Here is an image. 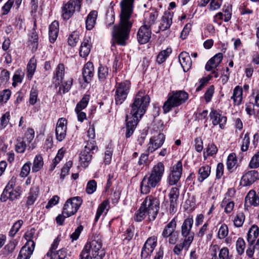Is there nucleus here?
<instances>
[{
    "instance_id": "ea45409f",
    "label": "nucleus",
    "mask_w": 259,
    "mask_h": 259,
    "mask_svg": "<svg viewBox=\"0 0 259 259\" xmlns=\"http://www.w3.org/2000/svg\"><path fill=\"white\" fill-rule=\"evenodd\" d=\"M43 163L42 157L39 155H36L33 161L32 168V171L36 172L38 171L42 167Z\"/></svg>"
},
{
    "instance_id": "f3484780",
    "label": "nucleus",
    "mask_w": 259,
    "mask_h": 259,
    "mask_svg": "<svg viewBox=\"0 0 259 259\" xmlns=\"http://www.w3.org/2000/svg\"><path fill=\"white\" fill-rule=\"evenodd\" d=\"M67 120L65 118H60L56 125V136L58 141L61 142L63 141L66 135L67 131Z\"/></svg>"
},
{
    "instance_id": "8fccbe9b",
    "label": "nucleus",
    "mask_w": 259,
    "mask_h": 259,
    "mask_svg": "<svg viewBox=\"0 0 259 259\" xmlns=\"http://www.w3.org/2000/svg\"><path fill=\"white\" fill-rule=\"evenodd\" d=\"M237 161L235 154H230L227 158V165L228 170L232 169L236 164Z\"/></svg>"
},
{
    "instance_id": "2eb2a0df",
    "label": "nucleus",
    "mask_w": 259,
    "mask_h": 259,
    "mask_svg": "<svg viewBox=\"0 0 259 259\" xmlns=\"http://www.w3.org/2000/svg\"><path fill=\"white\" fill-rule=\"evenodd\" d=\"M180 193L179 189L177 187H172L168 194L169 199V212L175 213L177 210L178 198Z\"/></svg>"
},
{
    "instance_id": "4be33fe9",
    "label": "nucleus",
    "mask_w": 259,
    "mask_h": 259,
    "mask_svg": "<svg viewBox=\"0 0 259 259\" xmlns=\"http://www.w3.org/2000/svg\"><path fill=\"white\" fill-rule=\"evenodd\" d=\"M94 65L91 62L87 63L83 67L82 76L85 82H90L94 76Z\"/></svg>"
},
{
    "instance_id": "dca6fc26",
    "label": "nucleus",
    "mask_w": 259,
    "mask_h": 259,
    "mask_svg": "<svg viewBox=\"0 0 259 259\" xmlns=\"http://www.w3.org/2000/svg\"><path fill=\"white\" fill-rule=\"evenodd\" d=\"M151 36V30L149 25L144 24L141 26L137 33V39L141 44H145L148 42Z\"/></svg>"
},
{
    "instance_id": "052dcab7",
    "label": "nucleus",
    "mask_w": 259,
    "mask_h": 259,
    "mask_svg": "<svg viewBox=\"0 0 259 259\" xmlns=\"http://www.w3.org/2000/svg\"><path fill=\"white\" fill-rule=\"evenodd\" d=\"M249 166L251 168H255L259 166V151L252 157L249 163Z\"/></svg>"
},
{
    "instance_id": "0e129e2a",
    "label": "nucleus",
    "mask_w": 259,
    "mask_h": 259,
    "mask_svg": "<svg viewBox=\"0 0 259 259\" xmlns=\"http://www.w3.org/2000/svg\"><path fill=\"white\" fill-rule=\"evenodd\" d=\"M31 163L30 162H28L24 164L21 169L20 176L21 177H27L30 171V165Z\"/></svg>"
},
{
    "instance_id": "37998d69",
    "label": "nucleus",
    "mask_w": 259,
    "mask_h": 259,
    "mask_svg": "<svg viewBox=\"0 0 259 259\" xmlns=\"http://www.w3.org/2000/svg\"><path fill=\"white\" fill-rule=\"evenodd\" d=\"M171 53V49L167 48V49L162 51L157 57V62L159 64L164 62L166 58Z\"/></svg>"
},
{
    "instance_id": "f8f14e48",
    "label": "nucleus",
    "mask_w": 259,
    "mask_h": 259,
    "mask_svg": "<svg viewBox=\"0 0 259 259\" xmlns=\"http://www.w3.org/2000/svg\"><path fill=\"white\" fill-rule=\"evenodd\" d=\"M193 224V217L189 216L184 221L181 226V235L188 242H192L194 239V233L191 231Z\"/></svg>"
},
{
    "instance_id": "4d7b16f0",
    "label": "nucleus",
    "mask_w": 259,
    "mask_h": 259,
    "mask_svg": "<svg viewBox=\"0 0 259 259\" xmlns=\"http://www.w3.org/2000/svg\"><path fill=\"white\" fill-rule=\"evenodd\" d=\"M223 204L226 205L225 207V212L227 213H230L233 210L234 207V202L229 201L226 198H225L222 202V205Z\"/></svg>"
},
{
    "instance_id": "7c9ffc66",
    "label": "nucleus",
    "mask_w": 259,
    "mask_h": 259,
    "mask_svg": "<svg viewBox=\"0 0 259 259\" xmlns=\"http://www.w3.org/2000/svg\"><path fill=\"white\" fill-rule=\"evenodd\" d=\"M59 32V23L57 21L53 22L49 28V39L51 42L53 43L58 36Z\"/></svg>"
},
{
    "instance_id": "6e6d98bb",
    "label": "nucleus",
    "mask_w": 259,
    "mask_h": 259,
    "mask_svg": "<svg viewBox=\"0 0 259 259\" xmlns=\"http://www.w3.org/2000/svg\"><path fill=\"white\" fill-rule=\"evenodd\" d=\"M73 79L72 78L69 79L64 83H62L61 87L59 88V92L61 93L62 90L63 94L67 92L71 88L72 84Z\"/></svg>"
},
{
    "instance_id": "ddd939ff",
    "label": "nucleus",
    "mask_w": 259,
    "mask_h": 259,
    "mask_svg": "<svg viewBox=\"0 0 259 259\" xmlns=\"http://www.w3.org/2000/svg\"><path fill=\"white\" fill-rule=\"evenodd\" d=\"M182 163L181 161H179L175 164L171 171V173L168 177V184L172 186L177 184L180 180L182 174Z\"/></svg>"
},
{
    "instance_id": "680f3d73",
    "label": "nucleus",
    "mask_w": 259,
    "mask_h": 259,
    "mask_svg": "<svg viewBox=\"0 0 259 259\" xmlns=\"http://www.w3.org/2000/svg\"><path fill=\"white\" fill-rule=\"evenodd\" d=\"M17 242L15 241H10L4 247L5 253L9 254L12 253L15 249Z\"/></svg>"
},
{
    "instance_id": "cd10ccee",
    "label": "nucleus",
    "mask_w": 259,
    "mask_h": 259,
    "mask_svg": "<svg viewBox=\"0 0 259 259\" xmlns=\"http://www.w3.org/2000/svg\"><path fill=\"white\" fill-rule=\"evenodd\" d=\"M65 67L63 64H59L55 71V75L54 77L55 85H59L62 83V79L64 75Z\"/></svg>"
},
{
    "instance_id": "6ab92c4d",
    "label": "nucleus",
    "mask_w": 259,
    "mask_h": 259,
    "mask_svg": "<svg viewBox=\"0 0 259 259\" xmlns=\"http://www.w3.org/2000/svg\"><path fill=\"white\" fill-rule=\"evenodd\" d=\"M34 246V242L26 243L20 250L17 259H29L32 254Z\"/></svg>"
},
{
    "instance_id": "09e8293b",
    "label": "nucleus",
    "mask_w": 259,
    "mask_h": 259,
    "mask_svg": "<svg viewBox=\"0 0 259 259\" xmlns=\"http://www.w3.org/2000/svg\"><path fill=\"white\" fill-rule=\"evenodd\" d=\"M157 244V238L155 236L149 237L144 246L145 248H148L151 250L153 251Z\"/></svg>"
},
{
    "instance_id": "0eeeda50",
    "label": "nucleus",
    "mask_w": 259,
    "mask_h": 259,
    "mask_svg": "<svg viewBox=\"0 0 259 259\" xmlns=\"http://www.w3.org/2000/svg\"><path fill=\"white\" fill-rule=\"evenodd\" d=\"M159 202L158 199L152 195H148L145 198L141 206L147 212L150 221L155 219L159 210Z\"/></svg>"
},
{
    "instance_id": "e433bc0d",
    "label": "nucleus",
    "mask_w": 259,
    "mask_h": 259,
    "mask_svg": "<svg viewBox=\"0 0 259 259\" xmlns=\"http://www.w3.org/2000/svg\"><path fill=\"white\" fill-rule=\"evenodd\" d=\"M232 98L233 99L235 104L239 105L241 103L242 99V89L239 86L235 87Z\"/></svg>"
},
{
    "instance_id": "3c124183",
    "label": "nucleus",
    "mask_w": 259,
    "mask_h": 259,
    "mask_svg": "<svg viewBox=\"0 0 259 259\" xmlns=\"http://www.w3.org/2000/svg\"><path fill=\"white\" fill-rule=\"evenodd\" d=\"M236 247L238 253L240 255L242 254L245 247L244 240L241 238H239L236 242Z\"/></svg>"
},
{
    "instance_id": "c756f323",
    "label": "nucleus",
    "mask_w": 259,
    "mask_h": 259,
    "mask_svg": "<svg viewBox=\"0 0 259 259\" xmlns=\"http://www.w3.org/2000/svg\"><path fill=\"white\" fill-rule=\"evenodd\" d=\"M92 44L89 39L85 38L81 44L79 49V55L81 57H86L89 54Z\"/></svg>"
},
{
    "instance_id": "7ed1b4c3",
    "label": "nucleus",
    "mask_w": 259,
    "mask_h": 259,
    "mask_svg": "<svg viewBox=\"0 0 259 259\" xmlns=\"http://www.w3.org/2000/svg\"><path fill=\"white\" fill-rule=\"evenodd\" d=\"M164 171V166L162 162H158L151 172L146 175L141 183V191L143 194L150 192L151 189L156 187L160 182Z\"/></svg>"
},
{
    "instance_id": "69168bd1",
    "label": "nucleus",
    "mask_w": 259,
    "mask_h": 259,
    "mask_svg": "<svg viewBox=\"0 0 259 259\" xmlns=\"http://www.w3.org/2000/svg\"><path fill=\"white\" fill-rule=\"evenodd\" d=\"M11 92L9 90H4L0 94V102L6 103L11 96Z\"/></svg>"
},
{
    "instance_id": "9d476101",
    "label": "nucleus",
    "mask_w": 259,
    "mask_h": 259,
    "mask_svg": "<svg viewBox=\"0 0 259 259\" xmlns=\"http://www.w3.org/2000/svg\"><path fill=\"white\" fill-rule=\"evenodd\" d=\"M82 202L81 197L77 196L68 199L63 208V214L70 217L77 211Z\"/></svg>"
},
{
    "instance_id": "774afa93",
    "label": "nucleus",
    "mask_w": 259,
    "mask_h": 259,
    "mask_svg": "<svg viewBox=\"0 0 259 259\" xmlns=\"http://www.w3.org/2000/svg\"><path fill=\"white\" fill-rule=\"evenodd\" d=\"M26 144L23 141L18 140V142L15 146L16 151L18 153H23L26 149Z\"/></svg>"
},
{
    "instance_id": "bb28decb",
    "label": "nucleus",
    "mask_w": 259,
    "mask_h": 259,
    "mask_svg": "<svg viewBox=\"0 0 259 259\" xmlns=\"http://www.w3.org/2000/svg\"><path fill=\"white\" fill-rule=\"evenodd\" d=\"M98 16V12L93 10L88 14L86 21V28L88 30H92L95 26Z\"/></svg>"
},
{
    "instance_id": "f704fd0d",
    "label": "nucleus",
    "mask_w": 259,
    "mask_h": 259,
    "mask_svg": "<svg viewBox=\"0 0 259 259\" xmlns=\"http://www.w3.org/2000/svg\"><path fill=\"white\" fill-rule=\"evenodd\" d=\"M38 35L36 32L33 30L29 38L28 46L32 52L36 51L38 47Z\"/></svg>"
},
{
    "instance_id": "5701e85b",
    "label": "nucleus",
    "mask_w": 259,
    "mask_h": 259,
    "mask_svg": "<svg viewBox=\"0 0 259 259\" xmlns=\"http://www.w3.org/2000/svg\"><path fill=\"white\" fill-rule=\"evenodd\" d=\"M248 203L254 206L259 205V192L256 193L253 190L249 191L245 197V206Z\"/></svg>"
},
{
    "instance_id": "bf43d9fd",
    "label": "nucleus",
    "mask_w": 259,
    "mask_h": 259,
    "mask_svg": "<svg viewBox=\"0 0 259 259\" xmlns=\"http://www.w3.org/2000/svg\"><path fill=\"white\" fill-rule=\"evenodd\" d=\"M228 234V228L226 225L221 226L218 233L219 238L222 239L225 238Z\"/></svg>"
},
{
    "instance_id": "e2e57ef3",
    "label": "nucleus",
    "mask_w": 259,
    "mask_h": 259,
    "mask_svg": "<svg viewBox=\"0 0 259 259\" xmlns=\"http://www.w3.org/2000/svg\"><path fill=\"white\" fill-rule=\"evenodd\" d=\"M250 143V140H249V133H246L242 141V144L241 145V150L243 152L246 151L248 150L249 145Z\"/></svg>"
},
{
    "instance_id": "f03ea898",
    "label": "nucleus",
    "mask_w": 259,
    "mask_h": 259,
    "mask_svg": "<svg viewBox=\"0 0 259 259\" xmlns=\"http://www.w3.org/2000/svg\"><path fill=\"white\" fill-rule=\"evenodd\" d=\"M150 97L142 91L136 95L134 102L131 104L132 109L130 115L126 116L125 136L130 138L134 133L139 119L145 114L150 103Z\"/></svg>"
},
{
    "instance_id": "6e6552de",
    "label": "nucleus",
    "mask_w": 259,
    "mask_h": 259,
    "mask_svg": "<svg viewBox=\"0 0 259 259\" xmlns=\"http://www.w3.org/2000/svg\"><path fill=\"white\" fill-rule=\"evenodd\" d=\"M15 179H12L5 188L1 196L2 201L5 202L7 199L14 200L20 195L21 189L20 187L15 185Z\"/></svg>"
},
{
    "instance_id": "de8ad7c7",
    "label": "nucleus",
    "mask_w": 259,
    "mask_h": 259,
    "mask_svg": "<svg viewBox=\"0 0 259 259\" xmlns=\"http://www.w3.org/2000/svg\"><path fill=\"white\" fill-rule=\"evenodd\" d=\"M89 99V95H84L83 97L81 99L80 101L77 104L75 110L79 111L82 110V109H84L88 104Z\"/></svg>"
},
{
    "instance_id": "a878e982",
    "label": "nucleus",
    "mask_w": 259,
    "mask_h": 259,
    "mask_svg": "<svg viewBox=\"0 0 259 259\" xmlns=\"http://www.w3.org/2000/svg\"><path fill=\"white\" fill-rule=\"evenodd\" d=\"M177 227V222L176 218H174L169 223L164 227L162 233V236L164 238H167L170 235L175 232Z\"/></svg>"
},
{
    "instance_id": "a211bd4d",
    "label": "nucleus",
    "mask_w": 259,
    "mask_h": 259,
    "mask_svg": "<svg viewBox=\"0 0 259 259\" xmlns=\"http://www.w3.org/2000/svg\"><path fill=\"white\" fill-rule=\"evenodd\" d=\"M258 177L257 171L252 170L245 173L242 177L241 184L243 186H248L253 183Z\"/></svg>"
},
{
    "instance_id": "b1692460",
    "label": "nucleus",
    "mask_w": 259,
    "mask_h": 259,
    "mask_svg": "<svg viewBox=\"0 0 259 259\" xmlns=\"http://www.w3.org/2000/svg\"><path fill=\"white\" fill-rule=\"evenodd\" d=\"M223 57L222 53H220L216 54L207 62L205 65V69L207 71H210L218 67L221 63Z\"/></svg>"
},
{
    "instance_id": "864d4df0",
    "label": "nucleus",
    "mask_w": 259,
    "mask_h": 259,
    "mask_svg": "<svg viewBox=\"0 0 259 259\" xmlns=\"http://www.w3.org/2000/svg\"><path fill=\"white\" fill-rule=\"evenodd\" d=\"M96 189L97 183L95 180H92L88 183L85 191L88 194H92L96 191Z\"/></svg>"
},
{
    "instance_id": "a18cd8bd",
    "label": "nucleus",
    "mask_w": 259,
    "mask_h": 259,
    "mask_svg": "<svg viewBox=\"0 0 259 259\" xmlns=\"http://www.w3.org/2000/svg\"><path fill=\"white\" fill-rule=\"evenodd\" d=\"M108 68L106 66H100L98 69V77L100 81H103L108 75Z\"/></svg>"
},
{
    "instance_id": "423d86ee",
    "label": "nucleus",
    "mask_w": 259,
    "mask_h": 259,
    "mask_svg": "<svg viewBox=\"0 0 259 259\" xmlns=\"http://www.w3.org/2000/svg\"><path fill=\"white\" fill-rule=\"evenodd\" d=\"M188 94L184 91H173L168 95L163 106L164 113L169 112L172 108L184 103L188 99Z\"/></svg>"
},
{
    "instance_id": "79ce46f5",
    "label": "nucleus",
    "mask_w": 259,
    "mask_h": 259,
    "mask_svg": "<svg viewBox=\"0 0 259 259\" xmlns=\"http://www.w3.org/2000/svg\"><path fill=\"white\" fill-rule=\"evenodd\" d=\"M192 242L190 241L189 242H188L187 240L184 239V241L182 243L178 244L175 246L174 252L176 254H179L184 248L188 249Z\"/></svg>"
},
{
    "instance_id": "9b49d317",
    "label": "nucleus",
    "mask_w": 259,
    "mask_h": 259,
    "mask_svg": "<svg viewBox=\"0 0 259 259\" xmlns=\"http://www.w3.org/2000/svg\"><path fill=\"white\" fill-rule=\"evenodd\" d=\"M82 0H69L62 7V17L64 20H68L73 15L76 8L79 11Z\"/></svg>"
},
{
    "instance_id": "1a4fd4ad",
    "label": "nucleus",
    "mask_w": 259,
    "mask_h": 259,
    "mask_svg": "<svg viewBox=\"0 0 259 259\" xmlns=\"http://www.w3.org/2000/svg\"><path fill=\"white\" fill-rule=\"evenodd\" d=\"M131 88V82L125 80L116 83L115 86V101L116 105H121L126 99Z\"/></svg>"
},
{
    "instance_id": "a19ab883",
    "label": "nucleus",
    "mask_w": 259,
    "mask_h": 259,
    "mask_svg": "<svg viewBox=\"0 0 259 259\" xmlns=\"http://www.w3.org/2000/svg\"><path fill=\"white\" fill-rule=\"evenodd\" d=\"M98 147L96 145V142L94 140H89L84 146V151L94 153L95 151H98Z\"/></svg>"
},
{
    "instance_id": "13d9d810",
    "label": "nucleus",
    "mask_w": 259,
    "mask_h": 259,
    "mask_svg": "<svg viewBox=\"0 0 259 259\" xmlns=\"http://www.w3.org/2000/svg\"><path fill=\"white\" fill-rule=\"evenodd\" d=\"M158 12L156 11L153 12L149 14V16L148 19H146L144 24L149 25V27L154 23V22L158 17Z\"/></svg>"
},
{
    "instance_id": "aec40b11",
    "label": "nucleus",
    "mask_w": 259,
    "mask_h": 259,
    "mask_svg": "<svg viewBox=\"0 0 259 259\" xmlns=\"http://www.w3.org/2000/svg\"><path fill=\"white\" fill-rule=\"evenodd\" d=\"M209 116L213 125L219 124L220 128L222 129L224 128V125L227 122L226 117L222 116L218 111L214 110H211Z\"/></svg>"
},
{
    "instance_id": "4468645a",
    "label": "nucleus",
    "mask_w": 259,
    "mask_h": 259,
    "mask_svg": "<svg viewBox=\"0 0 259 259\" xmlns=\"http://www.w3.org/2000/svg\"><path fill=\"white\" fill-rule=\"evenodd\" d=\"M164 140L165 136L162 133H159L152 136L148 145L147 152L152 153L160 147L163 145Z\"/></svg>"
},
{
    "instance_id": "473e14b6",
    "label": "nucleus",
    "mask_w": 259,
    "mask_h": 259,
    "mask_svg": "<svg viewBox=\"0 0 259 259\" xmlns=\"http://www.w3.org/2000/svg\"><path fill=\"white\" fill-rule=\"evenodd\" d=\"M94 153L83 150L80 154V163L81 166L87 167L92 159Z\"/></svg>"
},
{
    "instance_id": "412c9836",
    "label": "nucleus",
    "mask_w": 259,
    "mask_h": 259,
    "mask_svg": "<svg viewBox=\"0 0 259 259\" xmlns=\"http://www.w3.org/2000/svg\"><path fill=\"white\" fill-rule=\"evenodd\" d=\"M179 62L185 72L188 71L192 66V61L189 54L182 52L179 56Z\"/></svg>"
},
{
    "instance_id": "c85d7f7f",
    "label": "nucleus",
    "mask_w": 259,
    "mask_h": 259,
    "mask_svg": "<svg viewBox=\"0 0 259 259\" xmlns=\"http://www.w3.org/2000/svg\"><path fill=\"white\" fill-rule=\"evenodd\" d=\"M39 194V188L37 186L32 187L28 193L27 197L26 205L29 206L33 204L34 202L37 199Z\"/></svg>"
},
{
    "instance_id": "393cba45",
    "label": "nucleus",
    "mask_w": 259,
    "mask_h": 259,
    "mask_svg": "<svg viewBox=\"0 0 259 259\" xmlns=\"http://www.w3.org/2000/svg\"><path fill=\"white\" fill-rule=\"evenodd\" d=\"M172 23V16L169 11L164 12L161 19V22L159 29L161 31H164L169 28Z\"/></svg>"
},
{
    "instance_id": "c03bdc74",
    "label": "nucleus",
    "mask_w": 259,
    "mask_h": 259,
    "mask_svg": "<svg viewBox=\"0 0 259 259\" xmlns=\"http://www.w3.org/2000/svg\"><path fill=\"white\" fill-rule=\"evenodd\" d=\"M245 215L243 212H238L234 220V225L236 227H240L242 226L244 220Z\"/></svg>"
},
{
    "instance_id": "f257e3e1",
    "label": "nucleus",
    "mask_w": 259,
    "mask_h": 259,
    "mask_svg": "<svg viewBox=\"0 0 259 259\" xmlns=\"http://www.w3.org/2000/svg\"><path fill=\"white\" fill-rule=\"evenodd\" d=\"M134 2V0H122L120 4V23L117 26H114L112 36L116 43L121 46L125 45L133 25L131 15Z\"/></svg>"
},
{
    "instance_id": "c9c22d12",
    "label": "nucleus",
    "mask_w": 259,
    "mask_h": 259,
    "mask_svg": "<svg viewBox=\"0 0 259 259\" xmlns=\"http://www.w3.org/2000/svg\"><path fill=\"white\" fill-rule=\"evenodd\" d=\"M51 259H67V250L65 248H62L55 252H52L51 254H47Z\"/></svg>"
},
{
    "instance_id": "58836bf2",
    "label": "nucleus",
    "mask_w": 259,
    "mask_h": 259,
    "mask_svg": "<svg viewBox=\"0 0 259 259\" xmlns=\"http://www.w3.org/2000/svg\"><path fill=\"white\" fill-rule=\"evenodd\" d=\"M36 59L34 57L31 58L27 66L28 78H31L32 77L36 69Z\"/></svg>"
},
{
    "instance_id": "2f4dec72",
    "label": "nucleus",
    "mask_w": 259,
    "mask_h": 259,
    "mask_svg": "<svg viewBox=\"0 0 259 259\" xmlns=\"http://www.w3.org/2000/svg\"><path fill=\"white\" fill-rule=\"evenodd\" d=\"M258 227L256 225H252L249 229L247 234V241L248 243L252 245L255 239L258 237Z\"/></svg>"
},
{
    "instance_id": "20e7f679",
    "label": "nucleus",
    "mask_w": 259,
    "mask_h": 259,
    "mask_svg": "<svg viewBox=\"0 0 259 259\" xmlns=\"http://www.w3.org/2000/svg\"><path fill=\"white\" fill-rule=\"evenodd\" d=\"M102 241L98 237H95L85 245L80 255V259H102Z\"/></svg>"
},
{
    "instance_id": "603ef678",
    "label": "nucleus",
    "mask_w": 259,
    "mask_h": 259,
    "mask_svg": "<svg viewBox=\"0 0 259 259\" xmlns=\"http://www.w3.org/2000/svg\"><path fill=\"white\" fill-rule=\"evenodd\" d=\"M79 40V34L77 32H72L69 36L68 38V44L69 45L74 47Z\"/></svg>"
},
{
    "instance_id": "72a5a7b5",
    "label": "nucleus",
    "mask_w": 259,
    "mask_h": 259,
    "mask_svg": "<svg viewBox=\"0 0 259 259\" xmlns=\"http://www.w3.org/2000/svg\"><path fill=\"white\" fill-rule=\"evenodd\" d=\"M211 167L208 165H206L200 167L198 170L199 177H198V181L202 183L205 180L210 174Z\"/></svg>"
},
{
    "instance_id": "5fc2aeb1",
    "label": "nucleus",
    "mask_w": 259,
    "mask_h": 259,
    "mask_svg": "<svg viewBox=\"0 0 259 259\" xmlns=\"http://www.w3.org/2000/svg\"><path fill=\"white\" fill-rule=\"evenodd\" d=\"M23 224V222L21 220H19L16 222L14 224L9 232L10 235L12 236H14L16 234V233L19 231Z\"/></svg>"
},
{
    "instance_id": "49530a36",
    "label": "nucleus",
    "mask_w": 259,
    "mask_h": 259,
    "mask_svg": "<svg viewBox=\"0 0 259 259\" xmlns=\"http://www.w3.org/2000/svg\"><path fill=\"white\" fill-rule=\"evenodd\" d=\"M146 215H147V211L141 206L135 214L134 220L136 222H141Z\"/></svg>"
},
{
    "instance_id": "39448f33",
    "label": "nucleus",
    "mask_w": 259,
    "mask_h": 259,
    "mask_svg": "<svg viewBox=\"0 0 259 259\" xmlns=\"http://www.w3.org/2000/svg\"><path fill=\"white\" fill-rule=\"evenodd\" d=\"M188 94L184 91H173L168 95L163 106L164 113L169 112L172 108L184 103L188 99Z\"/></svg>"
},
{
    "instance_id": "338daca9",
    "label": "nucleus",
    "mask_w": 259,
    "mask_h": 259,
    "mask_svg": "<svg viewBox=\"0 0 259 259\" xmlns=\"http://www.w3.org/2000/svg\"><path fill=\"white\" fill-rule=\"evenodd\" d=\"M220 259H232V256H229V251L227 247L222 248L219 254Z\"/></svg>"
},
{
    "instance_id": "4c0bfd02",
    "label": "nucleus",
    "mask_w": 259,
    "mask_h": 259,
    "mask_svg": "<svg viewBox=\"0 0 259 259\" xmlns=\"http://www.w3.org/2000/svg\"><path fill=\"white\" fill-rule=\"evenodd\" d=\"M109 205V201L108 200H104L103 201L102 203H101L100 205L99 206L97 211L96 215L95 217V221L97 222L100 218L101 214L105 211H108V209L107 208V206Z\"/></svg>"
}]
</instances>
